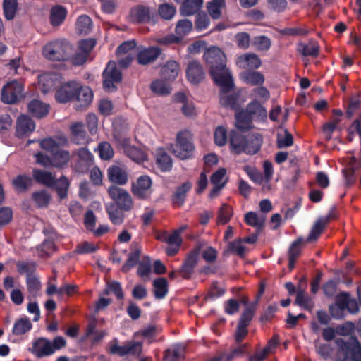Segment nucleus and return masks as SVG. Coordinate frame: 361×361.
I'll use <instances>...</instances> for the list:
<instances>
[{"instance_id": "1", "label": "nucleus", "mask_w": 361, "mask_h": 361, "mask_svg": "<svg viewBox=\"0 0 361 361\" xmlns=\"http://www.w3.org/2000/svg\"><path fill=\"white\" fill-rule=\"evenodd\" d=\"M336 347V361H361V345L355 336L347 338H337L335 340ZM318 353L325 360L335 353L329 345H322Z\"/></svg>"}, {"instance_id": "2", "label": "nucleus", "mask_w": 361, "mask_h": 361, "mask_svg": "<svg viewBox=\"0 0 361 361\" xmlns=\"http://www.w3.org/2000/svg\"><path fill=\"white\" fill-rule=\"evenodd\" d=\"M73 51L72 44L65 39L50 42L42 49L44 56L54 61H64L70 59Z\"/></svg>"}, {"instance_id": "3", "label": "nucleus", "mask_w": 361, "mask_h": 361, "mask_svg": "<svg viewBox=\"0 0 361 361\" xmlns=\"http://www.w3.org/2000/svg\"><path fill=\"white\" fill-rule=\"evenodd\" d=\"M202 247V244L198 243L186 255L181 267L178 269L183 279H191L198 264Z\"/></svg>"}, {"instance_id": "4", "label": "nucleus", "mask_w": 361, "mask_h": 361, "mask_svg": "<svg viewBox=\"0 0 361 361\" xmlns=\"http://www.w3.org/2000/svg\"><path fill=\"white\" fill-rule=\"evenodd\" d=\"M209 68V73L216 71H222L226 67V56L224 52L217 47H209L203 56Z\"/></svg>"}, {"instance_id": "5", "label": "nucleus", "mask_w": 361, "mask_h": 361, "mask_svg": "<svg viewBox=\"0 0 361 361\" xmlns=\"http://www.w3.org/2000/svg\"><path fill=\"white\" fill-rule=\"evenodd\" d=\"M108 195L113 200L111 204H116L121 209L129 212L133 207V201L130 193L117 185H111L108 188Z\"/></svg>"}, {"instance_id": "6", "label": "nucleus", "mask_w": 361, "mask_h": 361, "mask_svg": "<svg viewBox=\"0 0 361 361\" xmlns=\"http://www.w3.org/2000/svg\"><path fill=\"white\" fill-rule=\"evenodd\" d=\"M103 87L108 92H114L117 90L114 83H119L122 80V73L116 66L114 61H109L102 73Z\"/></svg>"}, {"instance_id": "7", "label": "nucleus", "mask_w": 361, "mask_h": 361, "mask_svg": "<svg viewBox=\"0 0 361 361\" xmlns=\"http://www.w3.org/2000/svg\"><path fill=\"white\" fill-rule=\"evenodd\" d=\"M24 86L16 80L7 82L2 88L1 99L4 104H15L23 97Z\"/></svg>"}, {"instance_id": "8", "label": "nucleus", "mask_w": 361, "mask_h": 361, "mask_svg": "<svg viewBox=\"0 0 361 361\" xmlns=\"http://www.w3.org/2000/svg\"><path fill=\"white\" fill-rule=\"evenodd\" d=\"M194 149L195 147L190 140L189 133L187 131L179 132L173 149L174 154L181 159H188L192 157Z\"/></svg>"}, {"instance_id": "9", "label": "nucleus", "mask_w": 361, "mask_h": 361, "mask_svg": "<svg viewBox=\"0 0 361 361\" xmlns=\"http://www.w3.org/2000/svg\"><path fill=\"white\" fill-rule=\"evenodd\" d=\"M214 83L220 88V92L230 93L235 87L233 78L228 69L216 71L209 73Z\"/></svg>"}, {"instance_id": "10", "label": "nucleus", "mask_w": 361, "mask_h": 361, "mask_svg": "<svg viewBox=\"0 0 361 361\" xmlns=\"http://www.w3.org/2000/svg\"><path fill=\"white\" fill-rule=\"evenodd\" d=\"M130 16L137 23H157L158 15L154 8L144 5H137L130 11Z\"/></svg>"}, {"instance_id": "11", "label": "nucleus", "mask_w": 361, "mask_h": 361, "mask_svg": "<svg viewBox=\"0 0 361 361\" xmlns=\"http://www.w3.org/2000/svg\"><path fill=\"white\" fill-rule=\"evenodd\" d=\"M77 159L73 166L74 170L79 173H87L94 164L92 154L85 147L80 148L77 152Z\"/></svg>"}, {"instance_id": "12", "label": "nucleus", "mask_w": 361, "mask_h": 361, "mask_svg": "<svg viewBox=\"0 0 361 361\" xmlns=\"http://www.w3.org/2000/svg\"><path fill=\"white\" fill-rule=\"evenodd\" d=\"M28 350L37 358H42L54 354V350L51 347V341L44 337L35 339Z\"/></svg>"}, {"instance_id": "13", "label": "nucleus", "mask_w": 361, "mask_h": 361, "mask_svg": "<svg viewBox=\"0 0 361 361\" xmlns=\"http://www.w3.org/2000/svg\"><path fill=\"white\" fill-rule=\"evenodd\" d=\"M76 82H69L59 87L55 92V99L59 103H67L74 100L78 89Z\"/></svg>"}, {"instance_id": "14", "label": "nucleus", "mask_w": 361, "mask_h": 361, "mask_svg": "<svg viewBox=\"0 0 361 361\" xmlns=\"http://www.w3.org/2000/svg\"><path fill=\"white\" fill-rule=\"evenodd\" d=\"M152 183V180L148 176H141L135 183H132V192L137 198L145 200L150 193Z\"/></svg>"}, {"instance_id": "15", "label": "nucleus", "mask_w": 361, "mask_h": 361, "mask_svg": "<svg viewBox=\"0 0 361 361\" xmlns=\"http://www.w3.org/2000/svg\"><path fill=\"white\" fill-rule=\"evenodd\" d=\"M108 180L113 185H124L128 183V175L124 167L118 165H111L107 169Z\"/></svg>"}, {"instance_id": "16", "label": "nucleus", "mask_w": 361, "mask_h": 361, "mask_svg": "<svg viewBox=\"0 0 361 361\" xmlns=\"http://www.w3.org/2000/svg\"><path fill=\"white\" fill-rule=\"evenodd\" d=\"M78 89L74 99L77 102L75 109L77 111H82L92 102L93 92L89 87H83L80 83H78Z\"/></svg>"}, {"instance_id": "17", "label": "nucleus", "mask_w": 361, "mask_h": 361, "mask_svg": "<svg viewBox=\"0 0 361 361\" xmlns=\"http://www.w3.org/2000/svg\"><path fill=\"white\" fill-rule=\"evenodd\" d=\"M316 240V221L312 224L308 237L305 239L302 237L298 238L293 241L288 249V257L297 259L301 253V245L305 243H311Z\"/></svg>"}, {"instance_id": "18", "label": "nucleus", "mask_w": 361, "mask_h": 361, "mask_svg": "<svg viewBox=\"0 0 361 361\" xmlns=\"http://www.w3.org/2000/svg\"><path fill=\"white\" fill-rule=\"evenodd\" d=\"M130 247L131 251L128 254V258L121 269V271L125 274L129 272L136 265L139 264L141 257L142 249L141 246L137 243H132Z\"/></svg>"}, {"instance_id": "19", "label": "nucleus", "mask_w": 361, "mask_h": 361, "mask_svg": "<svg viewBox=\"0 0 361 361\" xmlns=\"http://www.w3.org/2000/svg\"><path fill=\"white\" fill-rule=\"evenodd\" d=\"M185 72L188 81L192 84H198L204 78L203 67L196 60L188 63Z\"/></svg>"}, {"instance_id": "20", "label": "nucleus", "mask_w": 361, "mask_h": 361, "mask_svg": "<svg viewBox=\"0 0 361 361\" xmlns=\"http://www.w3.org/2000/svg\"><path fill=\"white\" fill-rule=\"evenodd\" d=\"M192 188V183L186 181L178 186L171 196V202L174 207H181L187 198L188 192Z\"/></svg>"}, {"instance_id": "21", "label": "nucleus", "mask_w": 361, "mask_h": 361, "mask_svg": "<svg viewBox=\"0 0 361 361\" xmlns=\"http://www.w3.org/2000/svg\"><path fill=\"white\" fill-rule=\"evenodd\" d=\"M263 143V137L260 133L247 135V140L244 145L243 153L254 155L259 152Z\"/></svg>"}, {"instance_id": "22", "label": "nucleus", "mask_w": 361, "mask_h": 361, "mask_svg": "<svg viewBox=\"0 0 361 361\" xmlns=\"http://www.w3.org/2000/svg\"><path fill=\"white\" fill-rule=\"evenodd\" d=\"M35 128L34 121L29 116L21 115L17 119L16 135L21 138L34 131Z\"/></svg>"}, {"instance_id": "23", "label": "nucleus", "mask_w": 361, "mask_h": 361, "mask_svg": "<svg viewBox=\"0 0 361 361\" xmlns=\"http://www.w3.org/2000/svg\"><path fill=\"white\" fill-rule=\"evenodd\" d=\"M161 54V49L159 47H149L139 51L137 59L141 65H147L154 62Z\"/></svg>"}, {"instance_id": "24", "label": "nucleus", "mask_w": 361, "mask_h": 361, "mask_svg": "<svg viewBox=\"0 0 361 361\" xmlns=\"http://www.w3.org/2000/svg\"><path fill=\"white\" fill-rule=\"evenodd\" d=\"M247 140V135H244L235 130H232L229 133L231 150L235 154L243 153V149Z\"/></svg>"}, {"instance_id": "25", "label": "nucleus", "mask_w": 361, "mask_h": 361, "mask_svg": "<svg viewBox=\"0 0 361 361\" xmlns=\"http://www.w3.org/2000/svg\"><path fill=\"white\" fill-rule=\"evenodd\" d=\"M245 109L255 121L263 122L267 119V110L257 100L250 102Z\"/></svg>"}, {"instance_id": "26", "label": "nucleus", "mask_w": 361, "mask_h": 361, "mask_svg": "<svg viewBox=\"0 0 361 361\" xmlns=\"http://www.w3.org/2000/svg\"><path fill=\"white\" fill-rule=\"evenodd\" d=\"M30 114L37 118H42L49 111V105L38 99H32L27 105Z\"/></svg>"}, {"instance_id": "27", "label": "nucleus", "mask_w": 361, "mask_h": 361, "mask_svg": "<svg viewBox=\"0 0 361 361\" xmlns=\"http://www.w3.org/2000/svg\"><path fill=\"white\" fill-rule=\"evenodd\" d=\"M179 64L174 60H170L161 68L160 75L162 79L169 81L174 80L179 73Z\"/></svg>"}, {"instance_id": "28", "label": "nucleus", "mask_w": 361, "mask_h": 361, "mask_svg": "<svg viewBox=\"0 0 361 361\" xmlns=\"http://www.w3.org/2000/svg\"><path fill=\"white\" fill-rule=\"evenodd\" d=\"M156 164L162 172L170 171L173 162L170 155L162 148L157 149L156 152Z\"/></svg>"}, {"instance_id": "29", "label": "nucleus", "mask_w": 361, "mask_h": 361, "mask_svg": "<svg viewBox=\"0 0 361 361\" xmlns=\"http://www.w3.org/2000/svg\"><path fill=\"white\" fill-rule=\"evenodd\" d=\"M231 92V94L219 92V103L224 107L235 109L238 106L240 92Z\"/></svg>"}, {"instance_id": "30", "label": "nucleus", "mask_w": 361, "mask_h": 361, "mask_svg": "<svg viewBox=\"0 0 361 361\" xmlns=\"http://www.w3.org/2000/svg\"><path fill=\"white\" fill-rule=\"evenodd\" d=\"M252 121L246 109H243L235 113V126L241 131L250 130L252 128Z\"/></svg>"}, {"instance_id": "31", "label": "nucleus", "mask_w": 361, "mask_h": 361, "mask_svg": "<svg viewBox=\"0 0 361 361\" xmlns=\"http://www.w3.org/2000/svg\"><path fill=\"white\" fill-rule=\"evenodd\" d=\"M32 177L39 184L47 187H53L56 183V179L51 172L35 169L32 170Z\"/></svg>"}, {"instance_id": "32", "label": "nucleus", "mask_w": 361, "mask_h": 361, "mask_svg": "<svg viewBox=\"0 0 361 361\" xmlns=\"http://www.w3.org/2000/svg\"><path fill=\"white\" fill-rule=\"evenodd\" d=\"M244 221L246 224L255 227L257 233H260L264 227L266 217L264 215L258 216L254 212H248L245 214Z\"/></svg>"}, {"instance_id": "33", "label": "nucleus", "mask_w": 361, "mask_h": 361, "mask_svg": "<svg viewBox=\"0 0 361 361\" xmlns=\"http://www.w3.org/2000/svg\"><path fill=\"white\" fill-rule=\"evenodd\" d=\"M153 293L156 299L164 298L169 292L167 279L164 277L155 279L152 282Z\"/></svg>"}, {"instance_id": "34", "label": "nucleus", "mask_w": 361, "mask_h": 361, "mask_svg": "<svg viewBox=\"0 0 361 361\" xmlns=\"http://www.w3.org/2000/svg\"><path fill=\"white\" fill-rule=\"evenodd\" d=\"M106 211L111 222L114 225H121L123 224L125 218L123 209L116 204H109L106 206Z\"/></svg>"}, {"instance_id": "35", "label": "nucleus", "mask_w": 361, "mask_h": 361, "mask_svg": "<svg viewBox=\"0 0 361 361\" xmlns=\"http://www.w3.org/2000/svg\"><path fill=\"white\" fill-rule=\"evenodd\" d=\"M192 30V23L190 20L182 19L180 20L176 26V33L177 36L173 37V42L178 43L181 41L183 37L189 34Z\"/></svg>"}, {"instance_id": "36", "label": "nucleus", "mask_w": 361, "mask_h": 361, "mask_svg": "<svg viewBox=\"0 0 361 361\" xmlns=\"http://www.w3.org/2000/svg\"><path fill=\"white\" fill-rule=\"evenodd\" d=\"M12 185L18 192H24L32 186V179L25 174H20L12 180Z\"/></svg>"}, {"instance_id": "37", "label": "nucleus", "mask_w": 361, "mask_h": 361, "mask_svg": "<svg viewBox=\"0 0 361 361\" xmlns=\"http://www.w3.org/2000/svg\"><path fill=\"white\" fill-rule=\"evenodd\" d=\"M203 0H185L180 6V13L189 16L197 13L202 6Z\"/></svg>"}, {"instance_id": "38", "label": "nucleus", "mask_w": 361, "mask_h": 361, "mask_svg": "<svg viewBox=\"0 0 361 361\" xmlns=\"http://www.w3.org/2000/svg\"><path fill=\"white\" fill-rule=\"evenodd\" d=\"M53 166L61 169L68 164L71 155L68 150L62 149L61 147L51 155Z\"/></svg>"}, {"instance_id": "39", "label": "nucleus", "mask_w": 361, "mask_h": 361, "mask_svg": "<svg viewBox=\"0 0 361 361\" xmlns=\"http://www.w3.org/2000/svg\"><path fill=\"white\" fill-rule=\"evenodd\" d=\"M72 141L77 145H82L87 141V134L82 123H75L71 126Z\"/></svg>"}, {"instance_id": "40", "label": "nucleus", "mask_w": 361, "mask_h": 361, "mask_svg": "<svg viewBox=\"0 0 361 361\" xmlns=\"http://www.w3.org/2000/svg\"><path fill=\"white\" fill-rule=\"evenodd\" d=\"M66 16L67 11L63 6H53L50 13V23L54 27L59 26L64 22Z\"/></svg>"}, {"instance_id": "41", "label": "nucleus", "mask_w": 361, "mask_h": 361, "mask_svg": "<svg viewBox=\"0 0 361 361\" xmlns=\"http://www.w3.org/2000/svg\"><path fill=\"white\" fill-rule=\"evenodd\" d=\"M32 328V324L27 317L17 319L13 326L12 333L16 336H21L29 332Z\"/></svg>"}, {"instance_id": "42", "label": "nucleus", "mask_w": 361, "mask_h": 361, "mask_svg": "<svg viewBox=\"0 0 361 361\" xmlns=\"http://www.w3.org/2000/svg\"><path fill=\"white\" fill-rule=\"evenodd\" d=\"M150 89L157 95L166 96L170 94L171 87L164 79H157L152 82Z\"/></svg>"}, {"instance_id": "43", "label": "nucleus", "mask_w": 361, "mask_h": 361, "mask_svg": "<svg viewBox=\"0 0 361 361\" xmlns=\"http://www.w3.org/2000/svg\"><path fill=\"white\" fill-rule=\"evenodd\" d=\"M294 305H298L302 309L310 312L312 311V310L314 309L313 300L307 292L302 293H297Z\"/></svg>"}, {"instance_id": "44", "label": "nucleus", "mask_w": 361, "mask_h": 361, "mask_svg": "<svg viewBox=\"0 0 361 361\" xmlns=\"http://www.w3.org/2000/svg\"><path fill=\"white\" fill-rule=\"evenodd\" d=\"M336 218V207L332 206L326 216H322L317 219V238L323 232L326 226Z\"/></svg>"}, {"instance_id": "45", "label": "nucleus", "mask_w": 361, "mask_h": 361, "mask_svg": "<svg viewBox=\"0 0 361 361\" xmlns=\"http://www.w3.org/2000/svg\"><path fill=\"white\" fill-rule=\"evenodd\" d=\"M56 250L55 243L51 240H44V242L37 247L38 255L40 257H49Z\"/></svg>"}, {"instance_id": "46", "label": "nucleus", "mask_w": 361, "mask_h": 361, "mask_svg": "<svg viewBox=\"0 0 361 361\" xmlns=\"http://www.w3.org/2000/svg\"><path fill=\"white\" fill-rule=\"evenodd\" d=\"M18 9V0H4L3 11L6 20H13Z\"/></svg>"}, {"instance_id": "47", "label": "nucleus", "mask_w": 361, "mask_h": 361, "mask_svg": "<svg viewBox=\"0 0 361 361\" xmlns=\"http://www.w3.org/2000/svg\"><path fill=\"white\" fill-rule=\"evenodd\" d=\"M76 29L80 34H87L92 29V19L87 15L78 17L76 21Z\"/></svg>"}, {"instance_id": "48", "label": "nucleus", "mask_w": 361, "mask_h": 361, "mask_svg": "<svg viewBox=\"0 0 361 361\" xmlns=\"http://www.w3.org/2000/svg\"><path fill=\"white\" fill-rule=\"evenodd\" d=\"M32 198L38 207H44L49 204L51 196L47 190H42L33 192Z\"/></svg>"}, {"instance_id": "49", "label": "nucleus", "mask_w": 361, "mask_h": 361, "mask_svg": "<svg viewBox=\"0 0 361 361\" xmlns=\"http://www.w3.org/2000/svg\"><path fill=\"white\" fill-rule=\"evenodd\" d=\"M176 12V7L173 4L165 3L159 5L157 13L162 19L169 20L175 16Z\"/></svg>"}, {"instance_id": "50", "label": "nucleus", "mask_w": 361, "mask_h": 361, "mask_svg": "<svg viewBox=\"0 0 361 361\" xmlns=\"http://www.w3.org/2000/svg\"><path fill=\"white\" fill-rule=\"evenodd\" d=\"M233 214V208L227 204H224L218 212L217 223L219 224H227L231 220Z\"/></svg>"}, {"instance_id": "51", "label": "nucleus", "mask_w": 361, "mask_h": 361, "mask_svg": "<svg viewBox=\"0 0 361 361\" xmlns=\"http://www.w3.org/2000/svg\"><path fill=\"white\" fill-rule=\"evenodd\" d=\"M54 185L56 186L59 197L61 200L66 198L67 197L68 189L69 187V181L68 178L64 176H61L57 181L56 180Z\"/></svg>"}, {"instance_id": "52", "label": "nucleus", "mask_w": 361, "mask_h": 361, "mask_svg": "<svg viewBox=\"0 0 361 361\" xmlns=\"http://www.w3.org/2000/svg\"><path fill=\"white\" fill-rule=\"evenodd\" d=\"M36 263L34 262H18L16 264L17 271L20 274H25L27 277L32 276L36 270Z\"/></svg>"}, {"instance_id": "53", "label": "nucleus", "mask_w": 361, "mask_h": 361, "mask_svg": "<svg viewBox=\"0 0 361 361\" xmlns=\"http://www.w3.org/2000/svg\"><path fill=\"white\" fill-rule=\"evenodd\" d=\"M241 238L230 242L228 245V252L235 254L241 258L245 256V247L243 245Z\"/></svg>"}, {"instance_id": "54", "label": "nucleus", "mask_w": 361, "mask_h": 361, "mask_svg": "<svg viewBox=\"0 0 361 361\" xmlns=\"http://www.w3.org/2000/svg\"><path fill=\"white\" fill-rule=\"evenodd\" d=\"M40 147L51 155L61 147L59 143L52 137H47L40 141Z\"/></svg>"}, {"instance_id": "55", "label": "nucleus", "mask_w": 361, "mask_h": 361, "mask_svg": "<svg viewBox=\"0 0 361 361\" xmlns=\"http://www.w3.org/2000/svg\"><path fill=\"white\" fill-rule=\"evenodd\" d=\"M239 60L243 61L248 68H258L262 64L260 59L255 54L241 56Z\"/></svg>"}, {"instance_id": "56", "label": "nucleus", "mask_w": 361, "mask_h": 361, "mask_svg": "<svg viewBox=\"0 0 361 361\" xmlns=\"http://www.w3.org/2000/svg\"><path fill=\"white\" fill-rule=\"evenodd\" d=\"M253 44L258 50L267 51L271 45V39L265 35L256 36L253 39Z\"/></svg>"}, {"instance_id": "57", "label": "nucleus", "mask_w": 361, "mask_h": 361, "mask_svg": "<svg viewBox=\"0 0 361 361\" xmlns=\"http://www.w3.org/2000/svg\"><path fill=\"white\" fill-rule=\"evenodd\" d=\"M246 83L252 85H262L264 82V75L257 71L247 73L244 77Z\"/></svg>"}, {"instance_id": "58", "label": "nucleus", "mask_w": 361, "mask_h": 361, "mask_svg": "<svg viewBox=\"0 0 361 361\" xmlns=\"http://www.w3.org/2000/svg\"><path fill=\"white\" fill-rule=\"evenodd\" d=\"M226 292L224 288L219 287L217 281H213L208 290L207 295L205 296V299L214 300L219 297H221Z\"/></svg>"}, {"instance_id": "59", "label": "nucleus", "mask_w": 361, "mask_h": 361, "mask_svg": "<svg viewBox=\"0 0 361 361\" xmlns=\"http://www.w3.org/2000/svg\"><path fill=\"white\" fill-rule=\"evenodd\" d=\"M243 171L246 173L250 180L255 183L261 184L262 181L264 180L262 173L253 166L247 165L243 167Z\"/></svg>"}, {"instance_id": "60", "label": "nucleus", "mask_w": 361, "mask_h": 361, "mask_svg": "<svg viewBox=\"0 0 361 361\" xmlns=\"http://www.w3.org/2000/svg\"><path fill=\"white\" fill-rule=\"evenodd\" d=\"M99 157L103 160L111 159L114 157V149L107 142L99 143L98 146Z\"/></svg>"}, {"instance_id": "61", "label": "nucleus", "mask_w": 361, "mask_h": 361, "mask_svg": "<svg viewBox=\"0 0 361 361\" xmlns=\"http://www.w3.org/2000/svg\"><path fill=\"white\" fill-rule=\"evenodd\" d=\"M214 142L218 146H224L226 144L228 140L227 130L222 126H218L214 131Z\"/></svg>"}, {"instance_id": "62", "label": "nucleus", "mask_w": 361, "mask_h": 361, "mask_svg": "<svg viewBox=\"0 0 361 361\" xmlns=\"http://www.w3.org/2000/svg\"><path fill=\"white\" fill-rule=\"evenodd\" d=\"M97 249L98 247L94 245L93 243L85 241L76 246L74 252L78 255L90 254L95 252Z\"/></svg>"}, {"instance_id": "63", "label": "nucleus", "mask_w": 361, "mask_h": 361, "mask_svg": "<svg viewBox=\"0 0 361 361\" xmlns=\"http://www.w3.org/2000/svg\"><path fill=\"white\" fill-rule=\"evenodd\" d=\"M210 19L205 13H198L196 16L195 26L197 30L201 31L208 27Z\"/></svg>"}, {"instance_id": "64", "label": "nucleus", "mask_w": 361, "mask_h": 361, "mask_svg": "<svg viewBox=\"0 0 361 361\" xmlns=\"http://www.w3.org/2000/svg\"><path fill=\"white\" fill-rule=\"evenodd\" d=\"M26 284L27 290L31 294H36L41 288L40 281L35 276H28L26 279Z\"/></svg>"}]
</instances>
